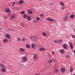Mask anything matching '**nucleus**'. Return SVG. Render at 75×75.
<instances>
[{"label":"nucleus","instance_id":"1","mask_svg":"<svg viewBox=\"0 0 75 75\" xmlns=\"http://www.w3.org/2000/svg\"><path fill=\"white\" fill-rule=\"evenodd\" d=\"M5 11L6 13H9V14H10L11 13V10L10 9L8 8H6L5 9Z\"/></svg>","mask_w":75,"mask_h":75},{"label":"nucleus","instance_id":"2","mask_svg":"<svg viewBox=\"0 0 75 75\" xmlns=\"http://www.w3.org/2000/svg\"><path fill=\"white\" fill-rule=\"evenodd\" d=\"M60 53L61 54H63L65 53V50L63 49H61L60 50Z\"/></svg>","mask_w":75,"mask_h":75},{"label":"nucleus","instance_id":"3","mask_svg":"<svg viewBox=\"0 0 75 75\" xmlns=\"http://www.w3.org/2000/svg\"><path fill=\"white\" fill-rule=\"evenodd\" d=\"M68 18V16H64L63 18V19L64 20V21H67V19Z\"/></svg>","mask_w":75,"mask_h":75},{"label":"nucleus","instance_id":"4","mask_svg":"<svg viewBox=\"0 0 75 75\" xmlns=\"http://www.w3.org/2000/svg\"><path fill=\"white\" fill-rule=\"evenodd\" d=\"M47 21H52V22H53V21H54V20L51 18H48L47 19Z\"/></svg>","mask_w":75,"mask_h":75},{"label":"nucleus","instance_id":"5","mask_svg":"<svg viewBox=\"0 0 75 75\" xmlns=\"http://www.w3.org/2000/svg\"><path fill=\"white\" fill-rule=\"evenodd\" d=\"M8 41V40L7 39H4L3 40V42L4 43H6V42H7Z\"/></svg>","mask_w":75,"mask_h":75},{"label":"nucleus","instance_id":"6","mask_svg":"<svg viewBox=\"0 0 75 75\" xmlns=\"http://www.w3.org/2000/svg\"><path fill=\"white\" fill-rule=\"evenodd\" d=\"M11 17L10 18V20L13 19V18H14L16 17V15H13L11 16Z\"/></svg>","mask_w":75,"mask_h":75},{"label":"nucleus","instance_id":"7","mask_svg":"<svg viewBox=\"0 0 75 75\" xmlns=\"http://www.w3.org/2000/svg\"><path fill=\"white\" fill-rule=\"evenodd\" d=\"M74 68L72 67H71L70 68L69 71L70 72H72L74 71Z\"/></svg>","mask_w":75,"mask_h":75},{"label":"nucleus","instance_id":"8","mask_svg":"<svg viewBox=\"0 0 75 75\" xmlns=\"http://www.w3.org/2000/svg\"><path fill=\"white\" fill-rule=\"evenodd\" d=\"M60 71L61 72H62V73H64V72H65V69H64V68H62L61 69Z\"/></svg>","mask_w":75,"mask_h":75},{"label":"nucleus","instance_id":"9","mask_svg":"<svg viewBox=\"0 0 75 75\" xmlns=\"http://www.w3.org/2000/svg\"><path fill=\"white\" fill-rule=\"evenodd\" d=\"M75 17V15L73 14H71L70 16V18L71 19H73Z\"/></svg>","mask_w":75,"mask_h":75},{"label":"nucleus","instance_id":"10","mask_svg":"<svg viewBox=\"0 0 75 75\" xmlns=\"http://www.w3.org/2000/svg\"><path fill=\"white\" fill-rule=\"evenodd\" d=\"M5 36L7 38H10V35L8 34H6Z\"/></svg>","mask_w":75,"mask_h":75},{"label":"nucleus","instance_id":"11","mask_svg":"<svg viewBox=\"0 0 75 75\" xmlns=\"http://www.w3.org/2000/svg\"><path fill=\"white\" fill-rule=\"evenodd\" d=\"M27 20L28 21H31V18L30 16H28L27 17Z\"/></svg>","mask_w":75,"mask_h":75},{"label":"nucleus","instance_id":"12","mask_svg":"<svg viewBox=\"0 0 75 75\" xmlns=\"http://www.w3.org/2000/svg\"><path fill=\"white\" fill-rule=\"evenodd\" d=\"M69 45L71 48H74V46H73V44H72V43L71 42L69 43Z\"/></svg>","mask_w":75,"mask_h":75},{"label":"nucleus","instance_id":"13","mask_svg":"<svg viewBox=\"0 0 75 75\" xmlns=\"http://www.w3.org/2000/svg\"><path fill=\"white\" fill-rule=\"evenodd\" d=\"M1 70L3 72H6V69L4 67L1 69Z\"/></svg>","mask_w":75,"mask_h":75},{"label":"nucleus","instance_id":"14","mask_svg":"<svg viewBox=\"0 0 75 75\" xmlns=\"http://www.w3.org/2000/svg\"><path fill=\"white\" fill-rule=\"evenodd\" d=\"M28 13L30 14H33V12L30 10H28Z\"/></svg>","mask_w":75,"mask_h":75},{"label":"nucleus","instance_id":"15","mask_svg":"<svg viewBox=\"0 0 75 75\" xmlns=\"http://www.w3.org/2000/svg\"><path fill=\"white\" fill-rule=\"evenodd\" d=\"M20 50L21 52H24L25 51V50L23 48H20Z\"/></svg>","mask_w":75,"mask_h":75},{"label":"nucleus","instance_id":"16","mask_svg":"<svg viewBox=\"0 0 75 75\" xmlns=\"http://www.w3.org/2000/svg\"><path fill=\"white\" fill-rule=\"evenodd\" d=\"M39 50L41 51H45V49L44 48H41Z\"/></svg>","mask_w":75,"mask_h":75},{"label":"nucleus","instance_id":"17","mask_svg":"<svg viewBox=\"0 0 75 75\" xmlns=\"http://www.w3.org/2000/svg\"><path fill=\"white\" fill-rule=\"evenodd\" d=\"M23 59L24 61H27V59L26 57H23Z\"/></svg>","mask_w":75,"mask_h":75},{"label":"nucleus","instance_id":"18","mask_svg":"<svg viewBox=\"0 0 75 75\" xmlns=\"http://www.w3.org/2000/svg\"><path fill=\"white\" fill-rule=\"evenodd\" d=\"M0 67H1V68H2V67H4V68H6V67L5 66H4V65L3 64H0Z\"/></svg>","mask_w":75,"mask_h":75},{"label":"nucleus","instance_id":"19","mask_svg":"<svg viewBox=\"0 0 75 75\" xmlns=\"http://www.w3.org/2000/svg\"><path fill=\"white\" fill-rule=\"evenodd\" d=\"M19 3L20 4H21L23 3V1H22V0L20 1L19 2Z\"/></svg>","mask_w":75,"mask_h":75},{"label":"nucleus","instance_id":"20","mask_svg":"<svg viewBox=\"0 0 75 75\" xmlns=\"http://www.w3.org/2000/svg\"><path fill=\"white\" fill-rule=\"evenodd\" d=\"M34 58H35V59H37V58H38V56L35 54L34 56Z\"/></svg>","mask_w":75,"mask_h":75},{"label":"nucleus","instance_id":"21","mask_svg":"<svg viewBox=\"0 0 75 75\" xmlns=\"http://www.w3.org/2000/svg\"><path fill=\"white\" fill-rule=\"evenodd\" d=\"M61 10H65V8H64V6H61Z\"/></svg>","mask_w":75,"mask_h":75},{"label":"nucleus","instance_id":"22","mask_svg":"<svg viewBox=\"0 0 75 75\" xmlns=\"http://www.w3.org/2000/svg\"><path fill=\"white\" fill-rule=\"evenodd\" d=\"M21 26H22V27H24V25H25V23H21Z\"/></svg>","mask_w":75,"mask_h":75},{"label":"nucleus","instance_id":"23","mask_svg":"<svg viewBox=\"0 0 75 75\" xmlns=\"http://www.w3.org/2000/svg\"><path fill=\"white\" fill-rule=\"evenodd\" d=\"M42 35L44 37H46L47 36V35H46V33H42Z\"/></svg>","mask_w":75,"mask_h":75},{"label":"nucleus","instance_id":"24","mask_svg":"<svg viewBox=\"0 0 75 75\" xmlns=\"http://www.w3.org/2000/svg\"><path fill=\"white\" fill-rule=\"evenodd\" d=\"M63 47L64 48V49H67V46H66V45H65V44H64L63 45Z\"/></svg>","mask_w":75,"mask_h":75},{"label":"nucleus","instance_id":"25","mask_svg":"<svg viewBox=\"0 0 75 75\" xmlns=\"http://www.w3.org/2000/svg\"><path fill=\"white\" fill-rule=\"evenodd\" d=\"M27 40V38H23L22 39V41H26Z\"/></svg>","mask_w":75,"mask_h":75},{"label":"nucleus","instance_id":"26","mask_svg":"<svg viewBox=\"0 0 75 75\" xmlns=\"http://www.w3.org/2000/svg\"><path fill=\"white\" fill-rule=\"evenodd\" d=\"M49 63H50V64H51V63H52V59H50L49 60V61L48 62Z\"/></svg>","mask_w":75,"mask_h":75},{"label":"nucleus","instance_id":"27","mask_svg":"<svg viewBox=\"0 0 75 75\" xmlns=\"http://www.w3.org/2000/svg\"><path fill=\"white\" fill-rule=\"evenodd\" d=\"M16 4V3H15V2L13 1V3H12V6H15V4Z\"/></svg>","mask_w":75,"mask_h":75},{"label":"nucleus","instance_id":"28","mask_svg":"<svg viewBox=\"0 0 75 75\" xmlns=\"http://www.w3.org/2000/svg\"><path fill=\"white\" fill-rule=\"evenodd\" d=\"M62 42V41H61V40L60 39H59L58 40V43H61Z\"/></svg>","mask_w":75,"mask_h":75},{"label":"nucleus","instance_id":"29","mask_svg":"<svg viewBox=\"0 0 75 75\" xmlns=\"http://www.w3.org/2000/svg\"><path fill=\"white\" fill-rule=\"evenodd\" d=\"M32 48H35V45L34 44H32L31 45Z\"/></svg>","mask_w":75,"mask_h":75},{"label":"nucleus","instance_id":"30","mask_svg":"<svg viewBox=\"0 0 75 75\" xmlns=\"http://www.w3.org/2000/svg\"><path fill=\"white\" fill-rule=\"evenodd\" d=\"M23 18H26V17H27V16L26 14H25L23 15Z\"/></svg>","mask_w":75,"mask_h":75},{"label":"nucleus","instance_id":"31","mask_svg":"<svg viewBox=\"0 0 75 75\" xmlns=\"http://www.w3.org/2000/svg\"><path fill=\"white\" fill-rule=\"evenodd\" d=\"M60 4L62 6H64V3H63L62 2H60Z\"/></svg>","mask_w":75,"mask_h":75},{"label":"nucleus","instance_id":"32","mask_svg":"<svg viewBox=\"0 0 75 75\" xmlns=\"http://www.w3.org/2000/svg\"><path fill=\"white\" fill-rule=\"evenodd\" d=\"M55 52L54 51H53L52 52V55H54V54H55Z\"/></svg>","mask_w":75,"mask_h":75},{"label":"nucleus","instance_id":"33","mask_svg":"<svg viewBox=\"0 0 75 75\" xmlns=\"http://www.w3.org/2000/svg\"><path fill=\"white\" fill-rule=\"evenodd\" d=\"M54 71H55V72H58V70L57 69H55V70H54Z\"/></svg>","mask_w":75,"mask_h":75},{"label":"nucleus","instance_id":"34","mask_svg":"<svg viewBox=\"0 0 75 75\" xmlns=\"http://www.w3.org/2000/svg\"><path fill=\"white\" fill-rule=\"evenodd\" d=\"M50 6H54V4H53V3H50Z\"/></svg>","mask_w":75,"mask_h":75},{"label":"nucleus","instance_id":"35","mask_svg":"<svg viewBox=\"0 0 75 75\" xmlns=\"http://www.w3.org/2000/svg\"><path fill=\"white\" fill-rule=\"evenodd\" d=\"M26 48H30V45H26Z\"/></svg>","mask_w":75,"mask_h":75},{"label":"nucleus","instance_id":"36","mask_svg":"<svg viewBox=\"0 0 75 75\" xmlns=\"http://www.w3.org/2000/svg\"><path fill=\"white\" fill-rule=\"evenodd\" d=\"M36 20H37L38 21H39L40 20V18L39 17H37L36 18Z\"/></svg>","mask_w":75,"mask_h":75},{"label":"nucleus","instance_id":"37","mask_svg":"<svg viewBox=\"0 0 75 75\" xmlns=\"http://www.w3.org/2000/svg\"><path fill=\"white\" fill-rule=\"evenodd\" d=\"M40 17H44V15H43V14H41L40 15Z\"/></svg>","mask_w":75,"mask_h":75},{"label":"nucleus","instance_id":"38","mask_svg":"<svg viewBox=\"0 0 75 75\" xmlns=\"http://www.w3.org/2000/svg\"><path fill=\"white\" fill-rule=\"evenodd\" d=\"M17 40L18 41H21V39H20V38H17Z\"/></svg>","mask_w":75,"mask_h":75},{"label":"nucleus","instance_id":"39","mask_svg":"<svg viewBox=\"0 0 75 75\" xmlns=\"http://www.w3.org/2000/svg\"><path fill=\"white\" fill-rule=\"evenodd\" d=\"M72 38H75V35H72L71 36Z\"/></svg>","mask_w":75,"mask_h":75},{"label":"nucleus","instance_id":"40","mask_svg":"<svg viewBox=\"0 0 75 75\" xmlns=\"http://www.w3.org/2000/svg\"><path fill=\"white\" fill-rule=\"evenodd\" d=\"M52 61H53L54 62V61H56V60L55 59H52Z\"/></svg>","mask_w":75,"mask_h":75},{"label":"nucleus","instance_id":"41","mask_svg":"<svg viewBox=\"0 0 75 75\" xmlns=\"http://www.w3.org/2000/svg\"><path fill=\"white\" fill-rule=\"evenodd\" d=\"M54 42H55V43H57V42H58V41L57 40H55L54 41Z\"/></svg>","mask_w":75,"mask_h":75},{"label":"nucleus","instance_id":"42","mask_svg":"<svg viewBox=\"0 0 75 75\" xmlns=\"http://www.w3.org/2000/svg\"><path fill=\"white\" fill-rule=\"evenodd\" d=\"M21 13L22 14H24V13H25V12H24V11H21Z\"/></svg>","mask_w":75,"mask_h":75},{"label":"nucleus","instance_id":"43","mask_svg":"<svg viewBox=\"0 0 75 75\" xmlns=\"http://www.w3.org/2000/svg\"><path fill=\"white\" fill-rule=\"evenodd\" d=\"M33 22L35 23H37V21L35 20L33 21Z\"/></svg>","mask_w":75,"mask_h":75},{"label":"nucleus","instance_id":"44","mask_svg":"<svg viewBox=\"0 0 75 75\" xmlns=\"http://www.w3.org/2000/svg\"><path fill=\"white\" fill-rule=\"evenodd\" d=\"M20 65H21V66H23V65L24 64H21V63H20L19 64Z\"/></svg>","mask_w":75,"mask_h":75},{"label":"nucleus","instance_id":"45","mask_svg":"<svg viewBox=\"0 0 75 75\" xmlns=\"http://www.w3.org/2000/svg\"><path fill=\"white\" fill-rule=\"evenodd\" d=\"M4 18H7V16H4Z\"/></svg>","mask_w":75,"mask_h":75},{"label":"nucleus","instance_id":"46","mask_svg":"<svg viewBox=\"0 0 75 75\" xmlns=\"http://www.w3.org/2000/svg\"><path fill=\"white\" fill-rule=\"evenodd\" d=\"M66 57H68V58H69V55H66Z\"/></svg>","mask_w":75,"mask_h":75},{"label":"nucleus","instance_id":"47","mask_svg":"<svg viewBox=\"0 0 75 75\" xmlns=\"http://www.w3.org/2000/svg\"><path fill=\"white\" fill-rule=\"evenodd\" d=\"M9 30H10L11 31H13V30L12 29H9Z\"/></svg>","mask_w":75,"mask_h":75},{"label":"nucleus","instance_id":"48","mask_svg":"<svg viewBox=\"0 0 75 75\" xmlns=\"http://www.w3.org/2000/svg\"><path fill=\"white\" fill-rule=\"evenodd\" d=\"M74 53L75 54V50H74Z\"/></svg>","mask_w":75,"mask_h":75},{"label":"nucleus","instance_id":"49","mask_svg":"<svg viewBox=\"0 0 75 75\" xmlns=\"http://www.w3.org/2000/svg\"><path fill=\"white\" fill-rule=\"evenodd\" d=\"M35 75H40L39 74H36Z\"/></svg>","mask_w":75,"mask_h":75},{"label":"nucleus","instance_id":"50","mask_svg":"<svg viewBox=\"0 0 75 75\" xmlns=\"http://www.w3.org/2000/svg\"><path fill=\"white\" fill-rule=\"evenodd\" d=\"M0 29H1V28H0V31H1Z\"/></svg>","mask_w":75,"mask_h":75},{"label":"nucleus","instance_id":"51","mask_svg":"<svg viewBox=\"0 0 75 75\" xmlns=\"http://www.w3.org/2000/svg\"><path fill=\"white\" fill-rule=\"evenodd\" d=\"M73 75H75V74H73Z\"/></svg>","mask_w":75,"mask_h":75},{"label":"nucleus","instance_id":"52","mask_svg":"<svg viewBox=\"0 0 75 75\" xmlns=\"http://www.w3.org/2000/svg\"><path fill=\"white\" fill-rule=\"evenodd\" d=\"M0 44H1V43L0 42Z\"/></svg>","mask_w":75,"mask_h":75},{"label":"nucleus","instance_id":"53","mask_svg":"<svg viewBox=\"0 0 75 75\" xmlns=\"http://www.w3.org/2000/svg\"><path fill=\"white\" fill-rule=\"evenodd\" d=\"M0 75H1V74H0Z\"/></svg>","mask_w":75,"mask_h":75}]
</instances>
